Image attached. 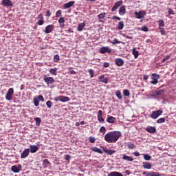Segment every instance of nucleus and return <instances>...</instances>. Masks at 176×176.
Listing matches in <instances>:
<instances>
[{"mask_svg": "<svg viewBox=\"0 0 176 176\" xmlns=\"http://www.w3.org/2000/svg\"><path fill=\"white\" fill-rule=\"evenodd\" d=\"M122 137L120 131L109 132L104 135V141L108 144H115L118 142V140Z\"/></svg>", "mask_w": 176, "mask_h": 176, "instance_id": "obj_1", "label": "nucleus"}, {"mask_svg": "<svg viewBox=\"0 0 176 176\" xmlns=\"http://www.w3.org/2000/svg\"><path fill=\"white\" fill-rule=\"evenodd\" d=\"M151 79L152 80L150 82L151 85H157V83H159V79H160V75L153 73L151 74Z\"/></svg>", "mask_w": 176, "mask_h": 176, "instance_id": "obj_2", "label": "nucleus"}, {"mask_svg": "<svg viewBox=\"0 0 176 176\" xmlns=\"http://www.w3.org/2000/svg\"><path fill=\"white\" fill-rule=\"evenodd\" d=\"M165 92H166V89H160V90L155 91L154 94H151L150 97H151V98H157V96H162V94H164Z\"/></svg>", "mask_w": 176, "mask_h": 176, "instance_id": "obj_3", "label": "nucleus"}, {"mask_svg": "<svg viewBox=\"0 0 176 176\" xmlns=\"http://www.w3.org/2000/svg\"><path fill=\"white\" fill-rule=\"evenodd\" d=\"M14 93V89L13 88H10L6 95V100L10 101L13 98V94Z\"/></svg>", "mask_w": 176, "mask_h": 176, "instance_id": "obj_4", "label": "nucleus"}, {"mask_svg": "<svg viewBox=\"0 0 176 176\" xmlns=\"http://www.w3.org/2000/svg\"><path fill=\"white\" fill-rule=\"evenodd\" d=\"M163 113V110H156L152 112L151 118L152 119H157L158 116H160Z\"/></svg>", "mask_w": 176, "mask_h": 176, "instance_id": "obj_5", "label": "nucleus"}, {"mask_svg": "<svg viewBox=\"0 0 176 176\" xmlns=\"http://www.w3.org/2000/svg\"><path fill=\"white\" fill-rule=\"evenodd\" d=\"M43 80L47 85V86H49V85H53L56 82L53 77H44Z\"/></svg>", "mask_w": 176, "mask_h": 176, "instance_id": "obj_6", "label": "nucleus"}, {"mask_svg": "<svg viewBox=\"0 0 176 176\" xmlns=\"http://www.w3.org/2000/svg\"><path fill=\"white\" fill-rule=\"evenodd\" d=\"M100 53L101 54H105V53H112V50L109 47H102L100 50Z\"/></svg>", "mask_w": 176, "mask_h": 176, "instance_id": "obj_7", "label": "nucleus"}, {"mask_svg": "<svg viewBox=\"0 0 176 176\" xmlns=\"http://www.w3.org/2000/svg\"><path fill=\"white\" fill-rule=\"evenodd\" d=\"M122 5H123V1L122 0H120V1H117L115 3V5L113 6V7L111 8V12H115V10H116L118 8L122 6Z\"/></svg>", "mask_w": 176, "mask_h": 176, "instance_id": "obj_8", "label": "nucleus"}, {"mask_svg": "<svg viewBox=\"0 0 176 176\" xmlns=\"http://www.w3.org/2000/svg\"><path fill=\"white\" fill-rule=\"evenodd\" d=\"M30 155V148H25L21 154V159H25Z\"/></svg>", "mask_w": 176, "mask_h": 176, "instance_id": "obj_9", "label": "nucleus"}, {"mask_svg": "<svg viewBox=\"0 0 176 176\" xmlns=\"http://www.w3.org/2000/svg\"><path fill=\"white\" fill-rule=\"evenodd\" d=\"M54 30V25H48L46 26L45 30L44 31L45 34H50Z\"/></svg>", "mask_w": 176, "mask_h": 176, "instance_id": "obj_10", "label": "nucleus"}, {"mask_svg": "<svg viewBox=\"0 0 176 176\" xmlns=\"http://www.w3.org/2000/svg\"><path fill=\"white\" fill-rule=\"evenodd\" d=\"M115 64L117 67H122L124 65V60L120 58H117L115 59Z\"/></svg>", "mask_w": 176, "mask_h": 176, "instance_id": "obj_11", "label": "nucleus"}, {"mask_svg": "<svg viewBox=\"0 0 176 176\" xmlns=\"http://www.w3.org/2000/svg\"><path fill=\"white\" fill-rule=\"evenodd\" d=\"M1 3L3 6H6L7 8L13 7V3L12 2V0H3Z\"/></svg>", "mask_w": 176, "mask_h": 176, "instance_id": "obj_12", "label": "nucleus"}, {"mask_svg": "<svg viewBox=\"0 0 176 176\" xmlns=\"http://www.w3.org/2000/svg\"><path fill=\"white\" fill-rule=\"evenodd\" d=\"M146 14V12L144 10H141L139 12H135V15L137 16V19H142Z\"/></svg>", "mask_w": 176, "mask_h": 176, "instance_id": "obj_13", "label": "nucleus"}, {"mask_svg": "<svg viewBox=\"0 0 176 176\" xmlns=\"http://www.w3.org/2000/svg\"><path fill=\"white\" fill-rule=\"evenodd\" d=\"M21 170V165L19 164L18 166H12L11 168V171H12L13 173H20V170Z\"/></svg>", "mask_w": 176, "mask_h": 176, "instance_id": "obj_14", "label": "nucleus"}, {"mask_svg": "<svg viewBox=\"0 0 176 176\" xmlns=\"http://www.w3.org/2000/svg\"><path fill=\"white\" fill-rule=\"evenodd\" d=\"M106 121L107 122V123H111V124L116 123V118L109 115L107 116V118Z\"/></svg>", "mask_w": 176, "mask_h": 176, "instance_id": "obj_15", "label": "nucleus"}, {"mask_svg": "<svg viewBox=\"0 0 176 176\" xmlns=\"http://www.w3.org/2000/svg\"><path fill=\"white\" fill-rule=\"evenodd\" d=\"M98 120L100 123H104V120L102 118V111L99 110L98 111Z\"/></svg>", "mask_w": 176, "mask_h": 176, "instance_id": "obj_16", "label": "nucleus"}, {"mask_svg": "<svg viewBox=\"0 0 176 176\" xmlns=\"http://www.w3.org/2000/svg\"><path fill=\"white\" fill-rule=\"evenodd\" d=\"M145 130L151 134H155V133H156V127L155 126H148L145 129Z\"/></svg>", "mask_w": 176, "mask_h": 176, "instance_id": "obj_17", "label": "nucleus"}, {"mask_svg": "<svg viewBox=\"0 0 176 176\" xmlns=\"http://www.w3.org/2000/svg\"><path fill=\"white\" fill-rule=\"evenodd\" d=\"M30 152H31L32 153H36V152H38V151H39V147L35 145H30Z\"/></svg>", "mask_w": 176, "mask_h": 176, "instance_id": "obj_18", "label": "nucleus"}, {"mask_svg": "<svg viewBox=\"0 0 176 176\" xmlns=\"http://www.w3.org/2000/svg\"><path fill=\"white\" fill-rule=\"evenodd\" d=\"M99 80L100 82H102V83H105V85H107L109 80V78H108V77H105L104 75H101L99 76Z\"/></svg>", "mask_w": 176, "mask_h": 176, "instance_id": "obj_19", "label": "nucleus"}, {"mask_svg": "<svg viewBox=\"0 0 176 176\" xmlns=\"http://www.w3.org/2000/svg\"><path fill=\"white\" fill-rule=\"evenodd\" d=\"M75 5V1H69L63 5L64 9H68Z\"/></svg>", "mask_w": 176, "mask_h": 176, "instance_id": "obj_20", "label": "nucleus"}, {"mask_svg": "<svg viewBox=\"0 0 176 176\" xmlns=\"http://www.w3.org/2000/svg\"><path fill=\"white\" fill-rule=\"evenodd\" d=\"M118 13L120 14V16L126 14V6H122L119 9Z\"/></svg>", "mask_w": 176, "mask_h": 176, "instance_id": "obj_21", "label": "nucleus"}, {"mask_svg": "<svg viewBox=\"0 0 176 176\" xmlns=\"http://www.w3.org/2000/svg\"><path fill=\"white\" fill-rule=\"evenodd\" d=\"M142 167L146 170H151V168H152V164L149 162H143Z\"/></svg>", "mask_w": 176, "mask_h": 176, "instance_id": "obj_22", "label": "nucleus"}, {"mask_svg": "<svg viewBox=\"0 0 176 176\" xmlns=\"http://www.w3.org/2000/svg\"><path fill=\"white\" fill-rule=\"evenodd\" d=\"M41 17V19H38V22H37V24L38 25H43V24H45V21H43V14L42 13H40V16Z\"/></svg>", "mask_w": 176, "mask_h": 176, "instance_id": "obj_23", "label": "nucleus"}, {"mask_svg": "<svg viewBox=\"0 0 176 176\" xmlns=\"http://www.w3.org/2000/svg\"><path fill=\"white\" fill-rule=\"evenodd\" d=\"M146 176H162V174L157 172H148Z\"/></svg>", "mask_w": 176, "mask_h": 176, "instance_id": "obj_24", "label": "nucleus"}, {"mask_svg": "<svg viewBox=\"0 0 176 176\" xmlns=\"http://www.w3.org/2000/svg\"><path fill=\"white\" fill-rule=\"evenodd\" d=\"M122 159L123 160H126V162H133V160H134L133 157L126 155H123Z\"/></svg>", "mask_w": 176, "mask_h": 176, "instance_id": "obj_25", "label": "nucleus"}, {"mask_svg": "<svg viewBox=\"0 0 176 176\" xmlns=\"http://www.w3.org/2000/svg\"><path fill=\"white\" fill-rule=\"evenodd\" d=\"M103 151L105 153H107V155H113V153L116 152L115 150H111L108 148H104Z\"/></svg>", "mask_w": 176, "mask_h": 176, "instance_id": "obj_26", "label": "nucleus"}, {"mask_svg": "<svg viewBox=\"0 0 176 176\" xmlns=\"http://www.w3.org/2000/svg\"><path fill=\"white\" fill-rule=\"evenodd\" d=\"M85 27H86V24L85 23H81L80 24H78V27H77V30L78 31H83V28H85Z\"/></svg>", "mask_w": 176, "mask_h": 176, "instance_id": "obj_27", "label": "nucleus"}, {"mask_svg": "<svg viewBox=\"0 0 176 176\" xmlns=\"http://www.w3.org/2000/svg\"><path fill=\"white\" fill-rule=\"evenodd\" d=\"M132 54H133L135 58H138V56H140L138 51L135 47L133 48Z\"/></svg>", "mask_w": 176, "mask_h": 176, "instance_id": "obj_28", "label": "nucleus"}, {"mask_svg": "<svg viewBox=\"0 0 176 176\" xmlns=\"http://www.w3.org/2000/svg\"><path fill=\"white\" fill-rule=\"evenodd\" d=\"M108 176H123V174L120 172H111L108 174Z\"/></svg>", "mask_w": 176, "mask_h": 176, "instance_id": "obj_29", "label": "nucleus"}, {"mask_svg": "<svg viewBox=\"0 0 176 176\" xmlns=\"http://www.w3.org/2000/svg\"><path fill=\"white\" fill-rule=\"evenodd\" d=\"M91 151H93V152H96L97 153H100L101 155H102V151L97 147H94L91 148Z\"/></svg>", "mask_w": 176, "mask_h": 176, "instance_id": "obj_30", "label": "nucleus"}, {"mask_svg": "<svg viewBox=\"0 0 176 176\" xmlns=\"http://www.w3.org/2000/svg\"><path fill=\"white\" fill-rule=\"evenodd\" d=\"M49 72L51 75H57V68L50 69Z\"/></svg>", "mask_w": 176, "mask_h": 176, "instance_id": "obj_31", "label": "nucleus"}, {"mask_svg": "<svg viewBox=\"0 0 176 176\" xmlns=\"http://www.w3.org/2000/svg\"><path fill=\"white\" fill-rule=\"evenodd\" d=\"M61 102H67V101H69V98L67 96H60Z\"/></svg>", "mask_w": 176, "mask_h": 176, "instance_id": "obj_32", "label": "nucleus"}, {"mask_svg": "<svg viewBox=\"0 0 176 176\" xmlns=\"http://www.w3.org/2000/svg\"><path fill=\"white\" fill-rule=\"evenodd\" d=\"M118 28L119 30H123V28H124V23H123V21L118 22Z\"/></svg>", "mask_w": 176, "mask_h": 176, "instance_id": "obj_33", "label": "nucleus"}, {"mask_svg": "<svg viewBox=\"0 0 176 176\" xmlns=\"http://www.w3.org/2000/svg\"><path fill=\"white\" fill-rule=\"evenodd\" d=\"M116 97H118V98L119 100H122V92H120V90L116 91Z\"/></svg>", "mask_w": 176, "mask_h": 176, "instance_id": "obj_34", "label": "nucleus"}, {"mask_svg": "<svg viewBox=\"0 0 176 176\" xmlns=\"http://www.w3.org/2000/svg\"><path fill=\"white\" fill-rule=\"evenodd\" d=\"M107 14V13L105 12H102L101 14H100L98 16V19L99 20H104V19L105 18V15Z\"/></svg>", "mask_w": 176, "mask_h": 176, "instance_id": "obj_35", "label": "nucleus"}, {"mask_svg": "<svg viewBox=\"0 0 176 176\" xmlns=\"http://www.w3.org/2000/svg\"><path fill=\"white\" fill-rule=\"evenodd\" d=\"M49 164H50L49 160L45 159L43 160V167H47V166H49Z\"/></svg>", "mask_w": 176, "mask_h": 176, "instance_id": "obj_36", "label": "nucleus"}, {"mask_svg": "<svg viewBox=\"0 0 176 176\" xmlns=\"http://www.w3.org/2000/svg\"><path fill=\"white\" fill-rule=\"evenodd\" d=\"M34 120L36 122V125L41 126V122H42V120H41V118H36Z\"/></svg>", "mask_w": 176, "mask_h": 176, "instance_id": "obj_37", "label": "nucleus"}, {"mask_svg": "<svg viewBox=\"0 0 176 176\" xmlns=\"http://www.w3.org/2000/svg\"><path fill=\"white\" fill-rule=\"evenodd\" d=\"M123 94L125 97H129L130 96V91L129 89H124Z\"/></svg>", "mask_w": 176, "mask_h": 176, "instance_id": "obj_38", "label": "nucleus"}, {"mask_svg": "<svg viewBox=\"0 0 176 176\" xmlns=\"http://www.w3.org/2000/svg\"><path fill=\"white\" fill-rule=\"evenodd\" d=\"M54 63H58V61H60V56H58V54L54 55Z\"/></svg>", "mask_w": 176, "mask_h": 176, "instance_id": "obj_39", "label": "nucleus"}, {"mask_svg": "<svg viewBox=\"0 0 176 176\" xmlns=\"http://www.w3.org/2000/svg\"><path fill=\"white\" fill-rule=\"evenodd\" d=\"M135 146L134 145V144H133L131 142H129L127 144V148H129V149H134Z\"/></svg>", "mask_w": 176, "mask_h": 176, "instance_id": "obj_40", "label": "nucleus"}, {"mask_svg": "<svg viewBox=\"0 0 176 176\" xmlns=\"http://www.w3.org/2000/svg\"><path fill=\"white\" fill-rule=\"evenodd\" d=\"M158 25H159V28H162V27H164V21L160 20L158 21Z\"/></svg>", "mask_w": 176, "mask_h": 176, "instance_id": "obj_41", "label": "nucleus"}, {"mask_svg": "<svg viewBox=\"0 0 176 176\" xmlns=\"http://www.w3.org/2000/svg\"><path fill=\"white\" fill-rule=\"evenodd\" d=\"M164 122H166V118H161L157 120V123L158 124L164 123Z\"/></svg>", "mask_w": 176, "mask_h": 176, "instance_id": "obj_42", "label": "nucleus"}, {"mask_svg": "<svg viewBox=\"0 0 176 176\" xmlns=\"http://www.w3.org/2000/svg\"><path fill=\"white\" fill-rule=\"evenodd\" d=\"M88 72H89L91 78H94V70H93L92 69H89L88 70Z\"/></svg>", "mask_w": 176, "mask_h": 176, "instance_id": "obj_43", "label": "nucleus"}, {"mask_svg": "<svg viewBox=\"0 0 176 176\" xmlns=\"http://www.w3.org/2000/svg\"><path fill=\"white\" fill-rule=\"evenodd\" d=\"M99 131L100 133H102V134H105L107 129H105V126H101Z\"/></svg>", "mask_w": 176, "mask_h": 176, "instance_id": "obj_44", "label": "nucleus"}, {"mask_svg": "<svg viewBox=\"0 0 176 176\" xmlns=\"http://www.w3.org/2000/svg\"><path fill=\"white\" fill-rule=\"evenodd\" d=\"M46 105H47V108L50 109V108H52V106L53 105V102L50 100H48L46 102Z\"/></svg>", "mask_w": 176, "mask_h": 176, "instance_id": "obj_45", "label": "nucleus"}, {"mask_svg": "<svg viewBox=\"0 0 176 176\" xmlns=\"http://www.w3.org/2000/svg\"><path fill=\"white\" fill-rule=\"evenodd\" d=\"M34 104L35 107H38L39 105V100L38 98H34Z\"/></svg>", "mask_w": 176, "mask_h": 176, "instance_id": "obj_46", "label": "nucleus"}, {"mask_svg": "<svg viewBox=\"0 0 176 176\" xmlns=\"http://www.w3.org/2000/svg\"><path fill=\"white\" fill-rule=\"evenodd\" d=\"M89 142H91V144H94V142H96V138H94V137L93 136H90L89 138Z\"/></svg>", "mask_w": 176, "mask_h": 176, "instance_id": "obj_47", "label": "nucleus"}, {"mask_svg": "<svg viewBox=\"0 0 176 176\" xmlns=\"http://www.w3.org/2000/svg\"><path fill=\"white\" fill-rule=\"evenodd\" d=\"M63 13V11L61 10H58L56 12V17H60L61 16V14Z\"/></svg>", "mask_w": 176, "mask_h": 176, "instance_id": "obj_48", "label": "nucleus"}, {"mask_svg": "<svg viewBox=\"0 0 176 176\" xmlns=\"http://www.w3.org/2000/svg\"><path fill=\"white\" fill-rule=\"evenodd\" d=\"M111 43H112V45H116L118 43H121V42L119 41L118 38H114L113 41L111 42Z\"/></svg>", "mask_w": 176, "mask_h": 176, "instance_id": "obj_49", "label": "nucleus"}, {"mask_svg": "<svg viewBox=\"0 0 176 176\" xmlns=\"http://www.w3.org/2000/svg\"><path fill=\"white\" fill-rule=\"evenodd\" d=\"M152 157H151V155H148V154H145L144 155V160H151Z\"/></svg>", "mask_w": 176, "mask_h": 176, "instance_id": "obj_50", "label": "nucleus"}, {"mask_svg": "<svg viewBox=\"0 0 176 176\" xmlns=\"http://www.w3.org/2000/svg\"><path fill=\"white\" fill-rule=\"evenodd\" d=\"M160 32H161L162 35H164L166 34V30L163 28H159Z\"/></svg>", "mask_w": 176, "mask_h": 176, "instance_id": "obj_51", "label": "nucleus"}, {"mask_svg": "<svg viewBox=\"0 0 176 176\" xmlns=\"http://www.w3.org/2000/svg\"><path fill=\"white\" fill-rule=\"evenodd\" d=\"M65 20L64 19V17H60L58 20L59 24H64Z\"/></svg>", "mask_w": 176, "mask_h": 176, "instance_id": "obj_52", "label": "nucleus"}, {"mask_svg": "<svg viewBox=\"0 0 176 176\" xmlns=\"http://www.w3.org/2000/svg\"><path fill=\"white\" fill-rule=\"evenodd\" d=\"M141 31H144V32H148V27H146L145 25L142 27Z\"/></svg>", "mask_w": 176, "mask_h": 176, "instance_id": "obj_53", "label": "nucleus"}, {"mask_svg": "<svg viewBox=\"0 0 176 176\" xmlns=\"http://www.w3.org/2000/svg\"><path fill=\"white\" fill-rule=\"evenodd\" d=\"M111 19L112 20H118V21H120V20H122V19L118 16H113Z\"/></svg>", "mask_w": 176, "mask_h": 176, "instance_id": "obj_54", "label": "nucleus"}, {"mask_svg": "<svg viewBox=\"0 0 176 176\" xmlns=\"http://www.w3.org/2000/svg\"><path fill=\"white\" fill-rule=\"evenodd\" d=\"M50 16H52V12H50V10H47L46 14H45V16L46 17H50Z\"/></svg>", "mask_w": 176, "mask_h": 176, "instance_id": "obj_55", "label": "nucleus"}, {"mask_svg": "<svg viewBox=\"0 0 176 176\" xmlns=\"http://www.w3.org/2000/svg\"><path fill=\"white\" fill-rule=\"evenodd\" d=\"M168 14H175V13H174V10H171V8H168Z\"/></svg>", "mask_w": 176, "mask_h": 176, "instance_id": "obj_56", "label": "nucleus"}, {"mask_svg": "<svg viewBox=\"0 0 176 176\" xmlns=\"http://www.w3.org/2000/svg\"><path fill=\"white\" fill-rule=\"evenodd\" d=\"M38 101H45V98H43V96L42 95H39L38 96Z\"/></svg>", "mask_w": 176, "mask_h": 176, "instance_id": "obj_57", "label": "nucleus"}, {"mask_svg": "<svg viewBox=\"0 0 176 176\" xmlns=\"http://www.w3.org/2000/svg\"><path fill=\"white\" fill-rule=\"evenodd\" d=\"M169 58H170V55H167L165 58H163L162 63H166V61H167V60H168Z\"/></svg>", "mask_w": 176, "mask_h": 176, "instance_id": "obj_58", "label": "nucleus"}, {"mask_svg": "<svg viewBox=\"0 0 176 176\" xmlns=\"http://www.w3.org/2000/svg\"><path fill=\"white\" fill-rule=\"evenodd\" d=\"M104 68H108L109 67V63L108 62H104L103 64Z\"/></svg>", "mask_w": 176, "mask_h": 176, "instance_id": "obj_59", "label": "nucleus"}, {"mask_svg": "<svg viewBox=\"0 0 176 176\" xmlns=\"http://www.w3.org/2000/svg\"><path fill=\"white\" fill-rule=\"evenodd\" d=\"M65 160H67V162H69V160H71V155H65Z\"/></svg>", "mask_w": 176, "mask_h": 176, "instance_id": "obj_60", "label": "nucleus"}, {"mask_svg": "<svg viewBox=\"0 0 176 176\" xmlns=\"http://www.w3.org/2000/svg\"><path fill=\"white\" fill-rule=\"evenodd\" d=\"M122 36H124V38H126V39H133V37H130V36L126 34H122Z\"/></svg>", "mask_w": 176, "mask_h": 176, "instance_id": "obj_61", "label": "nucleus"}, {"mask_svg": "<svg viewBox=\"0 0 176 176\" xmlns=\"http://www.w3.org/2000/svg\"><path fill=\"white\" fill-rule=\"evenodd\" d=\"M143 79H144V80H148V79H149V76H148V75H144L143 76Z\"/></svg>", "mask_w": 176, "mask_h": 176, "instance_id": "obj_62", "label": "nucleus"}, {"mask_svg": "<svg viewBox=\"0 0 176 176\" xmlns=\"http://www.w3.org/2000/svg\"><path fill=\"white\" fill-rule=\"evenodd\" d=\"M54 101H60V96H58V97H56V98H55L54 99Z\"/></svg>", "mask_w": 176, "mask_h": 176, "instance_id": "obj_63", "label": "nucleus"}, {"mask_svg": "<svg viewBox=\"0 0 176 176\" xmlns=\"http://www.w3.org/2000/svg\"><path fill=\"white\" fill-rule=\"evenodd\" d=\"M134 155L136 156V157H138V156H140V153L139 152H135Z\"/></svg>", "mask_w": 176, "mask_h": 176, "instance_id": "obj_64", "label": "nucleus"}]
</instances>
